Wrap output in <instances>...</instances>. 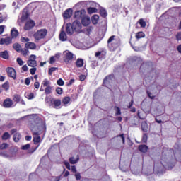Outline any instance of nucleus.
Masks as SVG:
<instances>
[{
	"mask_svg": "<svg viewBox=\"0 0 181 181\" xmlns=\"http://www.w3.org/2000/svg\"><path fill=\"white\" fill-rule=\"evenodd\" d=\"M45 103L48 104L49 107H52V108H59L62 105V100L54 98L46 97Z\"/></svg>",
	"mask_w": 181,
	"mask_h": 181,
	"instance_id": "nucleus-1",
	"label": "nucleus"
},
{
	"mask_svg": "<svg viewBox=\"0 0 181 181\" xmlns=\"http://www.w3.org/2000/svg\"><path fill=\"white\" fill-rule=\"evenodd\" d=\"M46 36H47V29L46 28L40 29L33 35V37L35 40H42V39H45Z\"/></svg>",
	"mask_w": 181,
	"mask_h": 181,
	"instance_id": "nucleus-2",
	"label": "nucleus"
},
{
	"mask_svg": "<svg viewBox=\"0 0 181 181\" xmlns=\"http://www.w3.org/2000/svg\"><path fill=\"white\" fill-rule=\"evenodd\" d=\"M115 35H112L107 40V47L111 50V52H114L117 50L119 45L118 42H116Z\"/></svg>",
	"mask_w": 181,
	"mask_h": 181,
	"instance_id": "nucleus-3",
	"label": "nucleus"
},
{
	"mask_svg": "<svg viewBox=\"0 0 181 181\" xmlns=\"http://www.w3.org/2000/svg\"><path fill=\"white\" fill-rule=\"evenodd\" d=\"M10 134L13 136V139L15 142H19L21 141V139L22 138V135L21 133L18 132V129H12L10 132Z\"/></svg>",
	"mask_w": 181,
	"mask_h": 181,
	"instance_id": "nucleus-4",
	"label": "nucleus"
},
{
	"mask_svg": "<svg viewBox=\"0 0 181 181\" xmlns=\"http://www.w3.org/2000/svg\"><path fill=\"white\" fill-rule=\"evenodd\" d=\"M72 28L74 30V32H76L77 33H80L81 32V23L78 21V20L74 21L72 23Z\"/></svg>",
	"mask_w": 181,
	"mask_h": 181,
	"instance_id": "nucleus-5",
	"label": "nucleus"
},
{
	"mask_svg": "<svg viewBox=\"0 0 181 181\" xmlns=\"http://www.w3.org/2000/svg\"><path fill=\"white\" fill-rule=\"evenodd\" d=\"M86 16V10L85 9H81L79 11H76L74 12V19H76L77 21H80L83 18Z\"/></svg>",
	"mask_w": 181,
	"mask_h": 181,
	"instance_id": "nucleus-6",
	"label": "nucleus"
},
{
	"mask_svg": "<svg viewBox=\"0 0 181 181\" xmlns=\"http://www.w3.org/2000/svg\"><path fill=\"white\" fill-rule=\"evenodd\" d=\"M8 77L13 80H16V71L13 67H7L6 69Z\"/></svg>",
	"mask_w": 181,
	"mask_h": 181,
	"instance_id": "nucleus-7",
	"label": "nucleus"
},
{
	"mask_svg": "<svg viewBox=\"0 0 181 181\" xmlns=\"http://www.w3.org/2000/svg\"><path fill=\"white\" fill-rule=\"evenodd\" d=\"M29 67H36L37 66V62L36 61V55H30L29 59L27 62Z\"/></svg>",
	"mask_w": 181,
	"mask_h": 181,
	"instance_id": "nucleus-8",
	"label": "nucleus"
},
{
	"mask_svg": "<svg viewBox=\"0 0 181 181\" xmlns=\"http://www.w3.org/2000/svg\"><path fill=\"white\" fill-rule=\"evenodd\" d=\"M169 159H170V154L169 153L163 154V153L161 156V164H163V166H165V165H166V163H169Z\"/></svg>",
	"mask_w": 181,
	"mask_h": 181,
	"instance_id": "nucleus-9",
	"label": "nucleus"
},
{
	"mask_svg": "<svg viewBox=\"0 0 181 181\" xmlns=\"http://www.w3.org/2000/svg\"><path fill=\"white\" fill-rule=\"evenodd\" d=\"M12 105H13L12 99L6 98L3 102L2 107H4V108H11Z\"/></svg>",
	"mask_w": 181,
	"mask_h": 181,
	"instance_id": "nucleus-10",
	"label": "nucleus"
},
{
	"mask_svg": "<svg viewBox=\"0 0 181 181\" xmlns=\"http://www.w3.org/2000/svg\"><path fill=\"white\" fill-rule=\"evenodd\" d=\"M112 78H114V75H108L103 80V86L105 87H108L111 84L112 81Z\"/></svg>",
	"mask_w": 181,
	"mask_h": 181,
	"instance_id": "nucleus-11",
	"label": "nucleus"
},
{
	"mask_svg": "<svg viewBox=\"0 0 181 181\" xmlns=\"http://www.w3.org/2000/svg\"><path fill=\"white\" fill-rule=\"evenodd\" d=\"M36 23H35V21L33 20L27 21L25 24L24 29L25 30H30L33 28H35V25Z\"/></svg>",
	"mask_w": 181,
	"mask_h": 181,
	"instance_id": "nucleus-12",
	"label": "nucleus"
},
{
	"mask_svg": "<svg viewBox=\"0 0 181 181\" xmlns=\"http://www.w3.org/2000/svg\"><path fill=\"white\" fill-rule=\"evenodd\" d=\"M0 45H6V46L12 45V39L11 37L0 39Z\"/></svg>",
	"mask_w": 181,
	"mask_h": 181,
	"instance_id": "nucleus-13",
	"label": "nucleus"
},
{
	"mask_svg": "<svg viewBox=\"0 0 181 181\" xmlns=\"http://www.w3.org/2000/svg\"><path fill=\"white\" fill-rule=\"evenodd\" d=\"M73 16V9L68 8L63 13L62 16L64 19H70V18Z\"/></svg>",
	"mask_w": 181,
	"mask_h": 181,
	"instance_id": "nucleus-14",
	"label": "nucleus"
},
{
	"mask_svg": "<svg viewBox=\"0 0 181 181\" xmlns=\"http://www.w3.org/2000/svg\"><path fill=\"white\" fill-rule=\"evenodd\" d=\"M66 32L67 35H69L70 36L74 33V30L73 29V25L71 23H67L66 24Z\"/></svg>",
	"mask_w": 181,
	"mask_h": 181,
	"instance_id": "nucleus-15",
	"label": "nucleus"
},
{
	"mask_svg": "<svg viewBox=\"0 0 181 181\" xmlns=\"http://www.w3.org/2000/svg\"><path fill=\"white\" fill-rule=\"evenodd\" d=\"M74 57V55L73 54V53L68 52L65 55V58L64 59V62H65L67 64L71 63V62H73Z\"/></svg>",
	"mask_w": 181,
	"mask_h": 181,
	"instance_id": "nucleus-16",
	"label": "nucleus"
},
{
	"mask_svg": "<svg viewBox=\"0 0 181 181\" xmlns=\"http://www.w3.org/2000/svg\"><path fill=\"white\" fill-rule=\"evenodd\" d=\"M91 21L90 20V17L88 16H84L82 19H81V23L83 25V26H88V25H90Z\"/></svg>",
	"mask_w": 181,
	"mask_h": 181,
	"instance_id": "nucleus-17",
	"label": "nucleus"
},
{
	"mask_svg": "<svg viewBox=\"0 0 181 181\" xmlns=\"http://www.w3.org/2000/svg\"><path fill=\"white\" fill-rule=\"evenodd\" d=\"M19 36V31L16 30V28H13L12 30H11V39H16Z\"/></svg>",
	"mask_w": 181,
	"mask_h": 181,
	"instance_id": "nucleus-18",
	"label": "nucleus"
},
{
	"mask_svg": "<svg viewBox=\"0 0 181 181\" xmlns=\"http://www.w3.org/2000/svg\"><path fill=\"white\" fill-rule=\"evenodd\" d=\"M59 38L61 42H66V40H67V34H66V32L64 30H62L60 32Z\"/></svg>",
	"mask_w": 181,
	"mask_h": 181,
	"instance_id": "nucleus-19",
	"label": "nucleus"
},
{
	"mask_svg": "<svg viewBox=\"0 0 181 181\" xmlns=\"http://www.w3.org/2000/svg\"><path fill=\"white\" fill-rule=\"evenodd\" d=\"M138 149L140 152H142V153H146V152H148V150L149 148H148V146H146L145 144H141V145L139 146Z\"/></svg>",
	"mask_w": 181,
	"mask_h": 181,
	"instance_id": "nucleus-20",
	"label": "nucleus"
},
{
	"mask_svg": "<svg viewBox=\"0 0 181 181\" xmlns=\"http://www.w3.org/2000/svg\"><path fill=\"white\" fill-rule=\"evenodd\" d=\"M75 64H76V67H78V69H80V68L83 67V66H84V60L81 58H78L76 61Z\"/></svg>",
	"mask_w": 181,
	"mask_h": 181,
	"instance_id": "nucleus-21",
	"label": "nucleus"
},
{
	"mask_svg": "<svg viewBox=\"0 0 181 181\" xmlns=\"http://www.w3.org/2000/svg\"><path fill=\"white\" fill-rule=\"evenodd\" d=\"M26 49H30V50H35L36 49V44L34 42H27L25 45Z\"/></svg>",
	"mask_w": 181,
	"mask_h": 181,
	"instance_id": "nucleus-22",
	"label": "nucleus"
},
{
	"mask_svg": "<svg viewBox=\"0 0 181 181\" xmlns=\"http://www.w3.org/2000/svg\"><path fill=\"white\" fill-rule=\"evenodd\" d=\"M100 20V16L95 14L91 18V21L93 25H97L98 23V21Z\"/></svg>",
	"mask_w": 181,
	"mask_h": 181,
	"instance_id": "nucleus-23",
	"label": "nucleus"
},
{
	"mask_svg": "<svg viewBox=\"0 0 181 181\" xmlns=\"http://www.w3.org/2000/svg\"><path fill=\"white\" fill-rule=\"evenodd\" d=\"M0 57H1L2 59H5L6 60H8V59H9V53L6 50L4 52H0Z\"/></svg>",
	"mask_w": 181,
	"mask_h": 181,
	"instance_id": "nucleus-24",
	"label": "nucleus"
},
{
	"mask_svg": "<svg viewBox=\"0 0 181 181\" xmlns=\"http://www.w3.org/2000/svg\"><path fill=\"white\" fill-rule=\"evenodd\" d=\"M141 131H143V132H148V123L146 122V121L141 122Z\"/></svg>",
	"mask_w": 181,
	"mask_h": 181,
	"instance_id": "nucleus-25",
	"label": "nucleus"
},
{
	"mask_svg": "<svg viewBox=\"0 0 181 181\" xmlns=\"http://www.w3.org/2000/svg\"><path fill=\"white\" fill-rule=\"evenodd\" d=\"M13 48L14 49V50H16V52H18V53H21L22 47L21 46V45L19 43H14L13 45Z\"/></svg>",
	"mask_w": 181,
	"mask_h": 181,
	"instance_id": "nucleus-26",
	"label": "nucleus"
},
{
	"mask_svg": "<svg viewBox=\"0 0 181 181\" xmlns=\"http://www.w3.org/2000/svg\"><path fill=\"white\" fill-rule=\"evenodd\" d=\"M10 138H11V134L8 132H4L1 136L2 141H8V139H9Z\"/></svg>",
	"mask_w": 181,
	"mask_h": 181,
	"instance_id": "nucleus-27",
	"label": "nucleus"
},
{
	"mask_svg": "<svg viewBox=\"0 0 181 181\" xmlns=\"http://www.w3.org/2000/svg\"><path fill=\"white\" fill-rule=\"evenodd\" d=\"M135 37L137 40L142 39L143 37H145V33L143 31H139L136 33Z\"/></svg>",
	"mask_w": 181,
	"mask_h": 181,
	"instance_id": "nucleus-28",
	"label": "nucleus"
},
{
	"mask_svg": "<svg viewBox=\"0 0 181 181\" xmlns=\"http://www.w3.org/2000/svg\"><path fill=\"white\" fill-rule=\"evenodd\" d=\"M100 16H102V18H107V16H108V13H107V10L103 8H100Z\"/></svg>",
	"mask_w": 181,
	"mask_h": 181,
	"instance_id": "nucleus-29",
	"label": "nucleus"
},
{
	"mask_svg": "<svg viewBox=\"0 0 181 181\" xmlns=\"http://www.w3.org/2000/svg\"><path fill=\"white\" fill-rule=\"evenodd\" d=\"M78 160H80V158H78V156H77V158L76 159H74V157H71L69 158V163H71V165H76V163H77Z\"/></svg>",
	"mask_w": 181,
	"mask_h": 181,
	"instance_id": "nucleus-30",
	"label": "nucleus"
},
{
	"mask_svg": "<svg viewBox=\"0 0 181 181\" xmlns=\"http://www.w3.org/2000/svg\"><path fill=\"white\" fill-rule=\"evenodd\" d=\"M97 8L95 7H89L87 8V12L89 15H91L93 13H97Z\"/></svg>",
	"mask_w": 181,
	"mask_h": 181,
	"instance_id": "nucleus-31",
	"label": "nucleus"
},
{
	"mask_svg": "<svg viewBox=\"0 0 181 181\" xmlns=\"http://www.w3.org/2000/svg\"><path fill=\"white\" fill-rule=\"evenodd\" d=\"M71 100L70 97L66 96L62 99V104H64V105H67V104L70 103Z\"/></svg>",
	"mask_w": 181,
	"mask_h": 181,
	"instance_id": "nucleus-32",
	"label": "nucleus"
},
{
	"mask_svg": "<svg viewBox=\"0 0 181 181\" xmlns=\"http://www.w3.org/2000/svg\"><path fill=\"white\" fill-rule=\"evenodd\" d=\"M1 87L2 88H4V90L8 91V90H9V81H6L4 83L2 84Z\"/></svg>",
	"mask_w": 181,
	"mask_h": 181,
	"instance_id": "nucleus-33",
	"label": "nucleus"
},
{
	"mask_svg": "<svg viewBox=\"0 0 181 181\" xmlns=\"http://www.w3.org/2000/svg\"><path fill=\"white\" fill-rule=\"evenodd\" d=\"M45 93L47 95H48V94H52V86H47L45 89Z\"/></svg>",
	"mask_w": 181,
	"mask_h": 181,
	"instance_id": "nucleus-34",
	"label": "nucleus"
},
{
	"mask_svg": "<svg viewBox=\"0 0 181 181\" xmlns=\"http://www.w3.org/2000/svg\"><path fill=\"white\" fill-rule=\"evenodd\" d=\"M141 141L143 144H146V142H148V134L146 133L143 134Z\"/></svg>",
	"mask_w": 181,
	"mask_h": 181,
	"instance_id": "nucleus-35",
	"label": "nucleus"
},
{
	"mask_svg": "<svg viewBox=\"0 0 181 181\" xmlns=\"http://www.w3.org/2000/svg\"><path fill=\"white\" fill-rule=\"evenodd\" d=\"M8 147L9 144H8L7 143H3L0 145V150L4 151V149H8Z\"/></svg>",
	"mask_w": 181,
	"mask_h": 181,
	"instance_id": "nucleus-36",
	"label": "nucleus"
},
{
	"mask_svg": "<svg viewBox=\"0 0 181 181\" xmlns=\"http://www.w3.org/2000/svg\"><path fill=\"white\" fill-rule=\"evenodd\" d=\"M13 101H15L16 103H21V95L15 94L13 95Z\"/></svg>",
	"mask_w": 181,
	"mask_h": 181,
	"instance_id": "nucleus-37",
	"label": "nucleus"
},
{
	"mask_svg": "<svg viewBox=\"0 0 181 181\" xmlns=\"http://www.w3.org/2000/svg\"><path fill=\"white\" fill-rule=\"evenodd\" d=\"M138 23H139L141 28H145L146 26V22H145V21H144V19L142 18L139 20Z\"/></svg>",
	"mask_w": 181,
	"mask_h": 181,
	"instance_id": "nucleus-38",
	"label": "nucleus"
},
{
	"mask_svg": "<svg viewBox=\"0 0 181 181\" xmlns=\"http://www.w3.org/2000/svg\"><path fill=\"white\" fill-rule=\"evenodd\" d=\"M56 70H58L57 67H51V68H49V69L48 71L49 76H52L53 74V72L56 71Z\"/></svg>",
	"mask_w": 181,
	"mask_h": 181,
	"instance_id": "nucleus-39",
	"label": "nucleus"
},
{
	"mask_svg": "<svg viewBox=\"0 0 181 181\" xmlns=\"http://www.w3.org/2000/svg\"><path fill=\"white\" fill-rule=\"evenodd\" d=\"M114 110L116 111L115 115H121V108L118 106H115Z\"/></svg>",
	"mask_w": 181,
	"mask_h": 181,
	"instance_id": "nucleus-40",
	"label": "nucleus"
},
{
	"mask_svg": "<svg viewBox=\"0 0 181 181\" xmlns=\"http://www.w3.org/2000/svg\"><path fill=\"white\" fill-rule=\"evenodd\" d=\"M28 18H29V13L28 12H25V13H23V15L21 16V20L26 21L28 19Z\"/></svg>",
	"mask_w": 181,
	"mask_h": 181,
	"instance_id": "nucleus-41",
	"label": "nucleus"
},
{
	"mask_svg": "<svg viewBox=\"0 0 181 181\" xmlns=\"http://www.w3.org/2000/svg\"><path fill=\"white\" fill-rule=\"evenodd\" d=\"M41 138L40 136H38L37 137H34L33 139V142L35 144V145H37V144H39V142H40Z\"/></svg>",
	"mask_w": 181,
	"mask_h": 181,
	"instance_id": "nucleus-42",
	"label": "nucleus"
},
{
	"mask_svg": "<svg viewBox=\"0 0 181 181\" xmlns=\"http://www.w3.org/2000/svg\"><path fill=\"white\" fill-rule=\"evenodd\" d=\"M20 53H21L23 56H27L28 53H29V50L28 49V48L25 49H21Z\"/></svg>",
	"mask_w": 181,
	"mask_h": 181,
	"instance_id": "nucleus-43",
	"label": "nucleus"
},
{
	"mask_svg": "<svg viewBox=\"0 0 181 181\" xmlns=\"http://www.w3.org/2000/svg\"><path fill=\"white\" fill-rule=\"evenodd\" d=\"M122 138V144H125V137L124 136V134H119L117 136H115V138Z\"/></svg>",
	"mask_w": 181,
	"mask_h": 181,
	"instance_id": "nucleus-44",
	"label": "nucleus"
},
{
	"mask_svg": "<svg viewBox=\"0 0 181 181\" xmlns=\"http://www.w3.org/2000/svg\"><path fill=\"white\" fill-rule=\"evenodd\" d=\"M56 93H57V94H59V95H62V94H63V88H62L60 87H57L56 88Z\"/></svg>",
	"mask_w": 181,
	"mask_h": 181,
	"instance_id": "nucleus-45",
	"label": "nucleus"
},
{
	"mask_svg": "<svg viewBox=\"0 0 181 181\" xmlns=\"http://www.w3.org/2000/svg\"><path fill=\"white\" fill-rule=\"evenodd\" d=\"M30 148V144H27L21 147V149H22L23 151H28V149H29Z\"/></svg>",
	"mask_w": 181,
	"mask_h": 181,
	"instance_id": "nucleus-46",
	"label": "nucleus"
},
{
	"mask_svg": "<svg viewBox=\"0 0 181 181\" xmlns=\"http://www.w3.org/2000/svg\"><path fill=\"white\" fill-rule=\"evenodd\" d=\"M27 97L28 100H33L35 98V94L33 93H27Z\"/></svg>",
	"mask_w": 181,
	"mask_h": 181,
	"instance_id": "nucleus-47",
	"label": "nucleus"
},
{
	"mask_svg": "<svg viewBox=\"0 0 181 181\" xmlns=\"http://www.w3.org/2000/svg\"><path fill=\"white\" fill-rule=\"evenodd\" d=\"M57 84L58 86H64V81H63L62 78H59L57 81Z\"/></svg>",
	"mask_w": 181,
	"mask_h": 181,
	"instance_id": "nucleus-48",
	"label": "nucleus"
},
{
	"mask_svg": "<svg viewBox=\"0 0 181 181\" xmlns=\"http://www.w3.org/2000/svg\"><path fill=\"white\" fill-rule=\"evenodd\" d=\"M37 70V69H36V66L33 67V68H31L30 69V74H32V76H33L35 73H36V71Z\"/></svg>",
	"mask_w": 181,
	"mask_h": 181,
	"instance_id": "nucleus-49",
	"label": "nucleus"
},
{
	"mask_svg": "<svg viewBox=\"0 0 181 181\" xmlns=\"http://www.w3.org/2000/svg\"><path fill=\"white\" fill-rule=\"evenodd\" d=\"M29 38L28 37H22L21 38V41L23 42V43H26V42H28V43L29 42Z\"/></svg>",
	"mask_w": 181,
	"mask_h": 181,
	"instance_id": "nucleus-50",
	"label": "nucleus"
},
{
	"mask_svg": "<svg viewBox=\"0 0 181 181\" xmlns=\"http://www.w3.org/2000/svg\"><path fill=\"white\" fill-rule=\"evenodd\" d=\"M75 177L76 180H80L81 179V175L80 173H76Z\"/></svg>",
	"mask_w": 181,
	"mask_h": 181,
	"instance_id": "nucleus-51",
	"label": "nucleus"
},
{
	"mask_svg": "<svg viewBox=\"0 0 181 181\" xmlns=\"http://www.w3.org/2000/svg\"><path fill=\"white\" fill-rule=\"evenodd\" d=\"M17 63L19 66H23V60L21 58H17Z\"/></svg>",
	"mask_w": 181,
	"mask_h": 181,
	"instance_id": "nucleus-52",
	"label": "nucleus"
},
{
	"mask_svg": "<svg viewBox=\"0 0 181 181\" xmlns=\"http://www.w3.org/2000/svg\"><path fill=\"white\" fill-rule=\"evenodd\" d=\"M147 94L151 100H155V95H152V93L147 91Z\"/></svg>",
	"mask_w": 181,
	"mask_h": 181,
	"instance_id": "nucleus-53",
	"label": "nucleus"
},
{
	"mask_svg": "<svg viewBox=\"0 0 181 181\" xmlns=\"http://www.w3.org/2000/svg\"><path fill=\"white\" fill-rule=\"evenodd\" d=\"M64 164L66 166V169H68L69 170H70V163L67 161H64Z\"/></svg>",
	"mask_w": 181,
	"mask_h": 181,
	"instance_id": "nucleus-54",
	"label": "nucleus"
},
{
	"mask_svg": "<svg viewBox=\"0 0 181 181\" xmlns=\"http://www.w3.org/2000/svg\"><path fill=\"white\" fill-rule=\"evenodd\" d=\"M34 87L37 90H39V87H40V83L38 81L34 83Z\"/></svg>",
	"mask_w": 181,
	"mask_h": 181,
	"instance_id": "nucleus-55",
	"label": "nucleus"
},
{
	"mask_svg": "<svg viewBox=\"0 0 181 181\" xmlns=\"http://www.w3.org/2000/svg\"><path fill=\"white\" fill-rule=\"evenodd\" d=\"M25 84L29 86L30 84V78H26L25 80Z\"/></svg>",
	"mask_w": 181,
	"mask_h": 181,
	"instance_id": "nucleus-56",
	"label": "nucleus"
},
{
	"mask_svg": "<svg viewBox=\"0 0 181 181\" xmlns=\"http://www.w3.org/2000/svg\"><path fill=\"white\" fill-rule=\"evenodd\" d=\"M55 62H56V59L54 58V57H51L49 59L50 64H53V63H55Z\"/></svg>",
	"mask_w": 181,
	"mask_h": 181,
	"instance_id": "nucleus-57",
	"label": "nucleus"
},
{
	"mask_svg": "<svg viewBox=\"0 0 181 181\" xmlns=\"http://www.w3.org/2000/svg\"><path fill=\"white\" fill-rule=\"evenodd\" d=\"M4 30H5V25H0V35H2Z\"/></svg>",
	"mask_w": 181,
	"mask_h": 181,
	"instance_id": "nucleus-58",
	"label": "nucleus"
},
{
	"mask_svg": "<svg viewBox=\"0 0 181 181\" xmlns=\"http://www.w3.org/2000/svg\"><path fill=\"white\" fill-rule=\"evenodd\" d=\"M176 40H181V32L177 33V34L176 35Z\"/></svg>",
	"mask_w": 181,
	"mask_h": 181,
	"instance_id": "nucleus-59",
	"label": "nucleus"
},
{
	"mask_svg": "<svg viewBox=\"0 0 181 181\" xmlns=\"http://www.w3.org/2000/svg\"><path fill=\"white\" fill-rule=\"evenodd\" d=\"M79 80L80 81H84V80H86V75L79 76Z\"/></svg>",
	"mask_w": 181,
	"mask_h": 181,
	"instance_id": "nucleus-60",
	"label": "nucleus"
},
{
	"mask_svg": "<svg viewBox=\"0 0 181 181\" xmlns=\"http://www.w3.org/2000/svg\"><path fill=\"white\" fill-rule=\"evenodd\" d=\"M52 179H54L53 181H60L61 177L60 176H57V177L54 176V177H52Z\"/></svg>",
	"mask_w": 181,
	"mask_h": 181,
	"instance_id": "nucleus-61",
	"label": "nucleus"
},
{
	"mask_svg": "<svg viewBox=\"0 0 181 181\" xmlns=\"http://www.w3.org/2000/svg\"><path fill=\"white\" fill-rule=\"evenodd\" d=\"M134 105V100H132L127 106V108H132V106Z\"/></svg>",
	"mask_w": 181,
	"mask_h": 181,
	"instance_id": "nucleus-62",
	"label": "nucleus"
},
{
	"mask_svg": "<svg viewBox=\"0 0 181 181\" xmlns=\"http://www.w3.org/2000/svg\"><path fill=\"white\" fill-rule=\"evenodd\" d=\"M22 70H23V71H28V66L27 65H23L22 66Z\"/></svg>",
	"mask_w": 181,
	"mask_h": 181,
	"instance_id": "nucleus-63",
	"label": "nucleus"
},
{
	"mask_svg": "<svg viewBox=\"0 0 181 181\" xmlns=\"http://www.w3.org/2000/svg\"><path fill=\"white\" fill-rule=\"evenodd\" d=\"M177 50L178 53H181V44L177 46Z\"/></svg>",
	"mask_w": 181,
	"mask_h": 181,
	"instance_id": "nucleus-64",
	"label": "nucleus"
}]
</instances>
